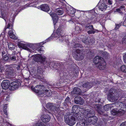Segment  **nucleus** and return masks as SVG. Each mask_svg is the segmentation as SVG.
<instances>
[{
  "label": "nucleus",
  "mask_w": 126,
  "mask_h": 126,
  "mask_svg": "<svg viewBox=\"0 0 126 126\" xmlns=\"http://www.w3.org/2000/svg\"><path fill=\"white\" fill-rule=\"evenodd\" d=\"M59 8H57L55 9V12L56 13L57 15H62L63 13L62 10H59Z\"/></svg>",
  "instance_id": "393cba45"
},
{
  "label": "nucleus",
  "mask_w": 126,
  "mask_h": 126,
  "mask_svg": "<svg viewBox=\"0 0 126 126\" xmlns=\"http://www.w3.org/2000/svg\"><path fill=\"white\" fill-rule=\"evenodd\" d=\"M103 9V8H99V10H101V11H102V9Z\"/></svg>",
  "instance_id": "6e6d98bb"
},
{
  "label": "nucleus",
  "mask_w": 126,
  "mask_h": 126,
  "mask_svg": "<svg viewBox=\"0 0 126 126\" xmlns=\"http://www.w3.org/2000/svg\"><path fill=\"white\" fill-rule=\"evenodd\" d=\"M14 11H12V13H14H14H16L17 14L18 13V12H17V10L18 9L17 8H14Z\"/></svg>",
  "instance_id": "c9c22d12"
},
{
  "label": "nucleus",
  "mask_w": 126,
  "mask_h": 126,
  "mask_svg": "<svg viewBox=\"0 0 126 126\" xmlns=\"http://www.w3.org/2000/svg\"><path fill=\"white\" fill-rule=\"evenodd\" d=\"M11 22L9 21L8 25L7 26H6L4 28V30L5 31L7 28L11 29V30L9 31L8 33V35L11 38L14 40H16L17 39V38L14 34V32L13 31V30H12L13 26L12 25H11Z\"/></svg>",
  "instance_id": "20e7f679"
},
{
  "label": "nucleus",
  "mask_w": 126,
  "mask_h": 126,
  "mask_svg": "<svg viewBox=\"0 0 126 126\" xmlns=\"http://www.w3.org/2000/svg\"><path fill=\"white\" fill-rule=\"evenodd\" d=\"M107 5H106L104 3H101V2H99L98 4V6H99L100 5L101 6H99L100 8H107L108 7H112V0H108L107 2Z\"/></svg>",
  "instance_id": "6e6552de"
},
{
  "label": "nucleus",
  "mask_w": 126,
  "mask_h": 126,
  "mask_svg": "<svg viewBox=\"0 0 126 126\" xmlns=\"http://www.w3.org/2000/svg\"><path fill=\"white\" fill-rule=\"evenodd\" d=\"M113 94H114L112 92L110 93V92L109 96H110L113 100L116 101L118 99V98H115V97H114L113 96Z\"/></svg>",
  "instance_id": "bb28decb"
},
{
  "label": "nucleus",
  "mask_w": 126,
  "mask_h": 126,
  "mask_svg": "<svg viewBox=\"0 0 126 126\" xmlns=\"http://www.w3.org/2000/svg\"><path fill=\"white\" fill-rule=\"evenodd\" d=\"M33 126H46L43 123L40 122L34 124Z\"/></svg>",
  "instance_id": "cd10ccee"
},
{
  "label": "nucleus",
  "mask_w": 126,
  "mask_h": 126,
  "mask_svg": "<svg viewBox=\"0 0 126 126\" xmlns=\"http://www.w3.org/2000/svg\"><path fill=\"white\" fill-rule=\"evenodd\" d=\"M121 26L120 24H118L116 25L115 29L117 30L118 29L119 27Z\"/></svg>",
  "instance_id": "ea45409f"
},
{
  "label": "nucleus",
  "mask_w": 126,
  "mask_h": 126,
  "mask_svg": "<svg viewBox=\"0 0 126 126\" xmlns=\"http://www.w3.org/2000/svg\"><path fill=\"white\" fill-rule=\"evenodd\" d=\"M49 6L47 4H43L41 6L40 8H49Z\"/></svg>",
  "instance_id": "f704fd0d"
},
{
  "label": "nucleus",
  "mask_w": 126,
  "mask_h": 126,
  "mask_svg": "<svg viewBox=\"0 0 126 126\" xmlns=\"http://www.w3.org/2000/svg\"><path fill=\"white\" fill-rule=\"evenodd\" d=\"M4 112L5 114L7 115V110H4Z\"/></svg>",
  "instance_id": "de8ad7c7"
},
{
  "label": "nucleus",
  "mask_w": 126,
  "mask_h": 126,
  "mask_svg": "<svg viewBox=\"0 0 126 126\" xmlns=\"http://www.w3.org/2000/svg\"><path fill=\"white\" fill-rule=\"evenodd\" d=\"M8 117H7V119H8Z\"/></svg>",
  "instance_id": "bf43d9fd"
},
{
  "label": "nucleus",
  "mask_w": 126,
  "mask_h": 126,
  "mask_svg": "<svg viewBox=\"0 0 126 126\" xmlns=\"http://www.w3.org/2000/svg\"><path fill=\"white\" fill-rule=\"evenodd\" d=\"M13 71H14L12 69V68H11L6 71V74H7L9 76H12L13 75Z\"/></svg>",
  "instance_id": "412c9836"
},
{
  "label": "nucleus",
  "mask_w": 126,
  "mask_h": 126,
  "mask_svg": "<svg viewBox=\"0 0 126 126\" xmlns=\"http://www.w3.org/2000/svg\"><path fill=\"white\" fill-rule=\"evenodd\" d=\"M98 113L99 114H102V112H100L99 111H98Z\"/></svg>",
  "instance_id": "864d4df0"
},
{
  "label": "nucleus",
  "mask_w": 126,
  "mask_h": 126,
  "mask_svg": "<svg viewBox=\"0 0 126 126\" xmlns=\"http://www.w3.org/2000/svg\"><path fill=\"white\" fill-rule=\"evenodd\" d=\"M116 11L120 13L122 12V11L120 8H117L116 9Z\"/></svg>",
  "instance_id": "79ce46f5"
},
{
  "label": "nucleus",
  "mask_w": 126,
  "mask_h": 126,
  "mask_svg": "<svg viewBox=\"0 0 126 126\" xmlns=\"http://www.w3.org/2000/svg\"><path fill=\"white\" fill-rule=\"evenodd\" d=\"M81 92V90L80 89L78 88L75 87L74 88L73 91H72L71 94L72 96H76V95H74L79 94H80Z\"/></svg>",
  "instance_id": "2eb2a0df"
},
{
  "label": "nucleus",
  "mask_w": 126,
  "mask_h": 126,
  "mask_svg": "<svg viewBox=\"0 0 126 126\" xmlns=\"http://www.w3.org/2000/svg\"><path fill=\"white\" fill-rule=\"evenodd\" d=\"M80 52V51L79 50H77L76 54L73 56L74 58L77 60H81L83 59L84 57V55Z\"/></svg>",
  "instance_id": "423d86ee"
},
{
  "label": "nucleus",
  "mask_w": 126,
  "mask_h": 126,
  "mask_svg": "<svg viewBox=\"0 0 126 126\" xmlns=\"http://www.w3.org/2000/svg\"><path fill=\"white\" fill-rule=\"evenodd\" d=\"M40 48L39 49V51H42L40 49V48Z\"/></svg>",
  "instance_id": "13d9d810"
},
{
  "label": "nucleus",
  "mask_w": 126,
  "mask_h": 126,
  "mask_svg": "<svg viewBox=\"0 0 126 126\" xmlns=\"http://www.w3.org/2000/svg\"><path fill=\"white\" fill-rule=\"evenodd\" d=\"M38 45H39V44H38Z\"/></svg>",
  "instance_id": "680f3d73"
},
{
  "label": "nucleus",
  "mask_w": 126,
  "mask_h": 126,
  "mask_svg": "<svg viewBox=\"0 0 126 126\" xmlns=\"http://www.w3.org/2000/svg\"><path fill=\"white\" fill-rule=\"evenodd\" d=\"M81 45L79 44H76L75 45V46H74V47L76 48L77 47H81Z\"/></svg>",
  "instance_id": "58836bf2"
},
{
  "label": "nucleus",
  "mask_w": 126,
  "mask_h": 126,
  "mask_svg": "<svg viewBox=\"0 0 126 126\" xmlns=\"http://www.w3.org/2000/svg\"><path fill=\"white\" fill-rule=\"evenodd\" d=\"M58 39L60 42H62L64 40V37L61 35L59 36Z\"/></svg>",
  "instance_id": "2f4dec72"
},
{
  "label": "nucleus",
  "mask_w": 126,
  "mask_h": 126,
  "mask_svg": "<svg viewBox=\"0 0 126 126\" xmlns=\"http://www.w3.org/2000/svg\"><path fill=\"white\" fill-rule=\"evenodd\" d=\"M61 29V27H59L57 30L56 32L53 33L52 35V36L56 38H58L59 36L62 34L63 31Z\"/></svg>",
  "instance_id": "9d476101"
},
{
  "label": "nucleus",
  "mask_w": 126,
  "mask_h": 126,
  "mask_svg": "<svg viewBox=\"0 0 126 126\" xmlns=\"http://www.w3.org/2000/svg\"><path fill=\"white\" fill-rule=\"evenodd\" d=\"M2 10H1V14L2 16H4V13H3V12H2Z\"/></svg>",
  "instance_id": "3c124183"
},
{
  "label": "nucleus",
  "mask_w": 126,
  "mask_h": 126,
  "mask_svg": "<svg viewBox=\"0 0 126 126\" xmlns=\"http://www.w3.org/2000/svg\"><path fill=\"white\" fill-rule=\"evenodd\" d=\"M47 108L51 109L52 107V104L51 103L47 104L46 106Z\"/></svg>",
  "instance_id": "7c9ffc66"
},
{
  "label": "nucleus",
  "mask_w": 126,
  "mask_h": 126,
  "mask_svg": "<svg viewBox=\"0 0 126 126\" xmlns=\"http://www.w3.org/2000/svg\"><path fill=\"white\" fill-rule=\"evenodd\" d=\"M9 48L10 50H13L15 48V45L11 43H9L8 45Z\"/></svg>",
  "instance_id": "a878e982"
},
{
  "label": "nucleus",
  "mask_w": 126,
  "mask_h": 126,
  "mask_svg": "<svg viewBox=\"0 0 126 126\" xmlns=\"http://www.w3.org/2000/svg\"><path fill=\"white\" fill-rule=\"evenodd\" d=\"M98 67L99 69L100 70L104 69L106 67V63L104 60L102 59V61H101V62L98 63Z\"/></svg>",
  "instance_id": "ddd939ff"
},
{
  "label": "nucleus",
  "mask_w": 126,
  "mask_h": 126,
  "mask_svg": "<svg viewBox=\"0 0 126 126\" xmlns=\"http://www.w3.org/2000/svg\"><path fill=\"white\" fill-rule=\"evenodd\" d=\"M118 70L120 71L126 73V65H122L118 68Z\"/></svg>",
  "instance_id": "aec40b11"
},
{
  "label": "nucleus",
  "mask_w": 126,
  "mask_h": 126,
  "mask_svg": "<svg viewBox=\"0 0 126 126\" xmlns=\"http://www.w3.org/2000/svg\"><path fill=\"white\" fill-rule=\"evenodd\" d=\"M9 59L13 61H14L16 60V57L15 56H13L12 57H9Z\"/></svg>",
  "instance_id": "72a5a7b5"
},
{
  "label": "nucleus",
  "mask_w": 126,
  "mask_h": 126,
  "mask_svg": "<svg viewBox=\"0 0 126 126\" xmlns=\"http://www.w3.org/2000/svg\"><path fill=\"white\" fill-rule=\"evenodd\" d=\"M6 53L4 51H3L2 52V56H3V55L5 54Z\"/></svg>",
  "instance_id": "8fccbe9b"
},
{
  "label": "nucleus",
  "mask_w": 126,
  "mask_h": 126,
  "mask_svg": "<svg viewBox=\"0 0 126 126\" xmlns=\"http://www.w3.org/2000/svg\"><path fill=\"white\" fill-rule=\"evenodd\" d=\"M2 59L4 61H6L8 60L9 57L7 55H6L2 56Z\"/></svg>",
  "instance_id": "c756f323"
},
{
  "label": "nucleus",
  "mask_w": 126,
  "mask_h": 126,
  "mask_svg": "<svg viewBox=\"0 0 126 126\" xmlns=\"http://www.w3.org/2000/svg\"><path fill=\"white\" fill-rule=\"evenodd\" d=\"M32 90L36 93H38L40 94H41L45 93H46L48 92L47 90L44 89V87L41 86L40 85H37L35 87H32Z\"/></svg>",
  "instance_id": "7ed1b4c3"
},
{
  "label": "nucleus",
  "mask_w": 126,
  "mask_h": 126,
  "mask_svg": "<svg viewBox=\"0 0 126 126\" xmlns=\"http://www.w3.org/2000/svg\"><path fill=\"white\" fill-rule=\"evenodd\" d=\"M7 104H5L4 107V110H7Z\"/></svg>",
  "instance_id": "49530a36"
},
{
  "label": "nucleus",
  "mask_w": 126,
  "mask_h": 126,
  "mask_svg": "<svg viewBox=\"0 0 126 126\" xmlns=\"http://www.w3.org/2000/svg\"><path fill=\"white\" fill-rule=\"evenodd\" d=\"M39 60L41 62H44L45 60L46 57L44 56L41 55H39L37 57Z\"/></svg>",
  "instance_id": "b1692460"
},
{
  "label": "nucleus",
  "mask_w": 126,
  "mask_h": 126,
  "mask_svg": "<svg viewBox=\"0 0 126 126\" xmlns=\"http://www.w3.org/2000/svg\"><path fill=\"white\" fill-rule=\"evenodd\" d=\"M6 96V99L7 101H8L10 99V96L9 95H6L5 96Z\"/></svg>",
  "instance_id": "c03bdc74"
},
{
  "label": "nucleus",
  "mask_w": 126,
  "mask_h": 126,
  "mask_svg": "<svg viewBox=\"0 0 126 126\" xmlns=\"http://www.w3.org/2000/svg\"><path fill=\"white\" fill-rule=\"evenodd\" d=\"M42 46H41L40 47H41Z\"/></svg>",
  "instance_id": "052dcab7"
},
{
  "label": "nucleus",
  "mask_w": 126,
  "mask_h": 126,
  "mask_svg": "<svg viewBox=\"0 0 126 126\" xmlns=\"http://www.w3.org/2000/svg\"><path fill=\"white\" fill-rule=\"evenodd\" d=\"M123 58L124 62L126 63V54L124 56Z\"/></svg>",
  "instance_id": "4c0bfd02"
},
{
  "label": "nucleus",
  "mask_w": 126,
  "mask_h": 126,
  "mask_svg": "<svg viewBox=\"0 0 126 126\" xmlns=\"http://www.w3.org/2000/svg\"><path fill=\"white\" fill-rule=\"evenodd\" d=\"M74 102L76 104H79L81 105H82L84 102L83 99L79 96L75 97L74 99Z\"/></svg>",
  "instance_id": "f3484780"
},
{
  "label": "nucleus",
  "mask_w": 126,
  "mask_h": 126,
  "mask_svg": "<svg viewBox=\"0 0 126 126\" xmlns=\"http://www.w3.org/2000/svg\"><path fill=\"white\" fill-rule=\"evenodd\" d=\"M33 7L32 6V5L31 4H27L26 5H25V7Z\"/></svg>",
  "instance_id": "e433bc0d"
},
{
  "label": "nucleus",
  "mask_w": 126,
  "mask_h": 126,
  "mask_svg": "<svg viewBox=\"0 0 126 126\" xmlns=\"http://www.w3.org/2000/svg\"><path fill=\"white\" fill-rule=\"evenodd\" d=\"M122 43L124 45L126 44V35L124 36L123 38Z\"/></svg>",
  "instance_id": "473e14b6"
},
{
  "label": "nucleus",
  "mask_w": 126,
  "mask_h": 126,
  "mask_svg": "<svg viewBox=\"0 0 126 126\" xmlns=\"http://www.w3.org/2000/svg\"><path fill=\"white\" fill-rule=\"evenodd\" d=\"M103 58L99 56H97L95 57L93 60V62L97 65H98V63H100Z\"/></svg>",
  "instance_id": "dca6fc26"
},
{
  "label": "nucleus",
  "mask_w": 126,
  "mask_h": 126,
  "mask_svg": "<svg viewBox=\"0 0 126 126\" xmlns=\"http://www.w3.org/2000/svg\"><path fill=\"white\" fill-rule=\"evenodd\" d=\"M123 25L124 26H126V19L124 21L123 23Z\"/></svg>",
  "instance_id": "a18cd8bd"
},
{
  "label": "nucleus",
  "mask_w": 126,
  "mask_h": 126,
  "mask_svg": "<svg viewBox=\"0 0 126 126\" xmlns=\"http://www.w3.org/2000/svg\"><path fill=\"white\" fill-rule=\"evenodd\" d=\"M85 28L87 32L89 34L94 33L95 32L94 31V29L92 26H86Z\"/></svg>",
  "instance_id": "4468645a"
},
{
  "label": "nucleus",
  "mask_w": 126,
  "mask_h": 126,
  "mask_svg": "<svg viewBox=\"0 0 126 126\" xmlns=\"http://www.w3.org/2000/svg\"><path fill=\"white\" fill-rule=\"evenodd\" d=\"M10 84L9 80H4L1 83V86L2 88L4 89H7L9 88Z\"/></svg>",
  "instance_id": "9b49d317"
},
{
  "label": "nucleus",
  "mask_w": 126,
  "mask_h": 126,
  "mask_svg": "<svg viewBox=\"0 0 126 126\" xmlns=\"http://www.w3.org/2000/svg\"><path fill=\"white\" fill-rule=\"evenodd\" d=\"M126 7V5H122L121 6L120 8H125Z\"/></svg>",
  "instance_id": "09e8293b"
},
{
  "label": "nucleus",
  "mask_w": 126,
  "mask_h": 126,
  "mask_svg": "<svg viewBox=\"0 0 126 126\" xmlns=\"http://www.w3.org/2000/svg\"><path fill=\"white\" fill-rule=\"evenodd\" d=\"M120 126H126V122L122 123Z\"/></svg>",
  "instance_id": "37998d69"
},
{
  "label": "nucleus",
  "mask_w": 126,
  "mask_h": 126,
  "mask_svg": "<svg viewBox=\"0 0 126 126\" xmlns=\"http://www.w3.org/2000/svg\"><path fill=\"white\" fill-rule=\"evenodd\" d=\"M115 105V104H109L105 105L104 107V109L106 111H107L110 107Z\"/></svg>",
  "instance_id": "4be33fe9"
},
{
  "label": "nucleus",
  "mask_w": 126,
  "mask_h": 126,
  "mask_svg": "<svg viewBox=\"0 0 126 126\" xmlns=\"http://www.w3.org/2000/svg\"><path fill=\"white\" fill-rule=\"evenodd\" d=\"M41 120L44 122H47L50 120V117L47 115L43 114L41 116Z\"/></svg>",
  "instance_id": "f8f14e48"
},
{
  "label": "nucleus",
  "mask_w": 126,
  "mask_h": 126,
  "mask_svg": "<svg viewBox=\"0 0 126 126\" xmlns=\"http://www.w3.org/2000/svg\"><path fill=\"white\" fill-rule=\"evenodd\" d=\"M20 85L19 83L17 81L13 82L10 84L9 89L10 90L14 91L17 89Z\"/></svg>",
  "instance_id": "0eeeda50"
},
{
  "label": "nucleus",
  "mask_w": 126,
  "mask_h": 126,
  "mask_svg": "<svg viewBox=\"0 0 126 126\" xmlns=\"http://www.w3.org/2000/svg\"><path fill=\"white\" fill-rule=\"evenodd\" d=\"M3 69V68H0V72H2V70Z\"/></svg>",
  "instance_id": "603ef678"
},
{
  "label": "nucleus",
  "mask_w": 126,
  "mask_h": 126,
  "mask_svg": "<svg viewBox=\"0 0 126 126\" xmlns=\"http://www.w3.org/2000/svg\"><path fill=\"white\" fill-rule=\"evenodd\" d=\"M9 125H10V126H13V125H12V124H10V123H8Z\"/></svg>",
  "instance_id": "4d7b16f0"
},
{
  "label": "nucleus",
  "mask_w": 126,
  "mask_h": 126,
  "mask_svg": "<svg viewBox=\"0 0 126 126\" xmlns=\"http://www.w3.org/2000/svg\"><path fill=\"white\" fill-rule=\"evenodd\" d=\"M77 110V106H74L72 107V112L74 113H75Z\"/></svg>",
  "instance_id": "c85d7f7f"
},
{
  "label": "nucleus",
  "mask_w": 126,
  "mask_h": 126,
  "mask_svg": "<svg viewBox=\"0 0 126 126\" xmlns=\"http://www.w3.org/2000/svg\"><path fill=\"white\" fill-rule=\"evenodd\" d=\"M50 15L53 18L54 24L55 25L56 24L58 20V17L57 16L56 14H55V13H53V14H50Z\"/></svg>",
  "instance_id": "a211bd4d"
},
{
  "label": "nucleus",
  "mask_w": 126,
  "mask_h": 126,
  "mask_svg": "<svg viewBox=\"0 0 126 126\" xmlns=\"http://www.w3.org/2000/svg\"><path fill=\"white\" fill-rule=\"evenodd\" d=\"M111 114L113 115L120 116L123 115L125 113V111L122 110H118L117 109H113L111 111Z\"/></svg>",
  "instance_id": "1a4fd4ad"
},
{
  "label": "nucleus",
  "mask_w": 126,
  "mask_h": 126,
  "mask_svg": "<svg viewBox=\"0 0 126 126\" xmlns=\"http://www.w3.org/2000/svg\"><path fill=\"white\" fill-rule=\"evenodd\" d=\"M84 112L83 114L86 118L85 120H82L80 121L79 123H78L76 126H86L87 125H89L90 123L92 122L93 119L92 117L95 115L94 111L92 109L89 108L85 109L84 110Z\"/></svg>",
  "instance_id": "f257e3e1"
},
{
  "label": "nucleus",
  "mask_w": 126,
  "mask_h": 126,
  "mask_svg": "<svg viewBox=\"0 0 126 126\" xmlns=\"http://www.w3.org/2000/svg\"><path fill=\"white\" fill-rule=\"evenodd\" d=\"M64 120L65 123L70 126H72L76 123V118L72 114L65 116Z\"/></svg>",
  "instance_id": "f03ea898"
},
{
  "label": "nucleus",
  "mask_w": 126,
  "mask_h": 126,
  "mask_svg": "<svg viewBox=\"0 0 126 126\" xmlns=\"http://www.w3.org/2000/svg\"><path fill=\"white\" fill-rule=\"evenodd\" d=\"M92 84L91 83H87L84 84L83 85V86L88 89L91 87L92 86Z\"/></svg>",
  "instance_id": "5701e85b"
},
{
  "label": "nucleus",
  "mask_w": 126,
  "mask_h": 126,
  "mask_svg": "<svg viewBox=\"0 0 126 126\" xmlns=\"http://www.w3.org/2000/svg\"><path fill=\"white\" fill-rule=\"evenodd\" d=\"M75 29L76 30L78 31H80L81 30V29L78 27L77 26L76 27Z\"/></svg>",
  "instance_id": "a19ab883"
},
{
  "label": "nucleus",
  "mask_w": 126,
  "mask_h": 126,
  "mask_svg": "<svg viewBox=\"0 0 126 126\" xmlns=\"http://www.w3.org/2000/svg\"><path fill=\"white\" fill-rule=\"evenodd\" d=\"M18 46L21 48L26 50L29 51H31V49L32 48L33 45L31 44L27 43L24 44L23 43H20L18 44Z\"/></svg>",
  "instance_id": "39448f33"
},
{
  "label": "nucleus",
  "mask_w": 126,
  "mask_h": 126,
  "mask_svg": "<svg viewBox=\"0 0 126 126\" xmlns=\"http://www.w3.org/2000/svg\"><path fill=\"white\" fill-rule=\"evenodd\" d=\"M41 10L43 11L47 12L48 13L50 14H53L54 13L52 10V8H39Z\"/></svg>",
  "instance_id": "6ab92c4d"
},
{
  "label": "nucleus",
  "mask_w": 126,
  "mask_h": 126,
  "mask_svg": "<svg viewBox=\"0 0 126 126\" xmlns=\"http://www.w3.org/2000/svg\"><path fill=\"white\" fill-rule=\"evenodd\" d=\"M68 99H69V98H67L65 100V101H66V102H67V100L68 101Z\"/></svg>",
  "instance_id": "5fc2aeb1"
}]
</instances>
